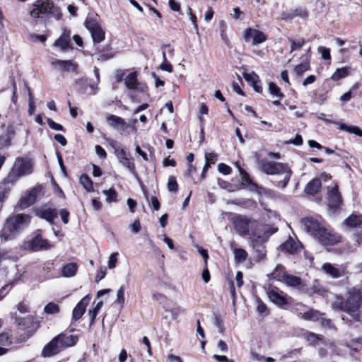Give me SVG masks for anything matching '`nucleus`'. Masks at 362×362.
<instances>
[{
  "instance_id": "473e14b6",
  "label": "nucleus",
  "mask_w": 362,
  "mask_h": 362,
  "mask_svg": "<svg viewBox=\"0 0 362 362\" xmlns=\"http://www.w3.org/2000/svg\"><path fill=\"white\" fill-rule=\"evenodd\" d=\"M119 163L123 166L126 167L133 175H136L134 158L131 156L120 160Z\"/></svg>"
},
{
  "instance_id": "20e7f679",
  "label": "nucleus",
  "mask_w": 362,
  "mask_h": 362,
  "mask_svg": "<svg viewBox=\"0 0 362 362\" xmlns=\"http://www.w3.org/2000/svg\"><path fill=\"white\" fill-rule=\"evenodd\" d=\"M33 166V163L30 159L17 158L7 176L3 180L2 184H14L20 177L30 175Z\"/></svg>"
},
{
  "instance_id": "ddd939ff",
  "label": "nucleus",
  "mask_w": 362,
  "mask_h": 362,
  "mask_svg": "<svg viewBox=\"0 0 362 362\" xmlns=\"http://www.w3.org/2000/svg\"><path fill=\"white\" fill-rule=\"evenodd\" d=\"M60 337H54L47 344H46L42 351V356L43 357H50L57 354L63 350L62 347H60V343L59 341Z\"/></svg>"
},
{
  "instance_id": "6ab92c4d",
  "label": "nucleus",
  "mask_w": 362,
  "mask_h": 362,
  "mask_svg": "<svg viewBox=\"0 0 362 362\" xmlns=\"http://www.w3.org/2000/svg\"><path fill=\"white\" fill-rule=\"evenodd\" d=\"M124 84L126 87L130 90L144 91L147 88L146 86H141L139 84L136 72H132L126 76L124 79Z\"/></svg>"
},
{
  "instance_id": "aec40b11",
  "label": "nucleus",
  "mask_w": 362,
  "mask_h": 362,
  "mask_svg": "<svg viewBox=\"0 0 362 362\" xmlns=\"http://www.w3.org/2000/svg\"><path fill=\"white\" fill-rule=\"evenodd\" d=\"M107 122L109 126L118 131L124 132L128 127V124L123 118L114 115H108Z\"/></svg>"
},
{
  "instance_id": "de8ad7c7",
  "label": "nucleus",
  "mask_w": 362,
  "mask_h": 362,
  "mask_svg": "<svg viewBox=\"0 0 362 362\" xmlns=\"http://www.w3.org/2000/svg\"><path fill=\"white\" fill-rule=\"evenodd\" d=\"M103 301H99L95 307L93 308V310H90V322L91 324L93 323V322L95 321V319L98 315V313L99 312V310L101 309V308L103 307Z\"/></svg>"
},
{
  "instance_id": "c9c22d12",
  "label": "nucleus",
  "mask_w": 362,
  "mask_h": 362,
  "mask_svg": "<svg viewBox=\"0 0 362 362\" xmlns=\"http://www.w3.org/2000/svg\"><path fill=\"white\" fill-rule=\"evenodd\" d=\"M310 69L308 61H304L294 68V71L298 76H302L304 72Z\"/></svg>"
},
{
  "instance_id": "69168bd1",
  "label": "nucleus",
  "mask_w": 362,
  "mask_h": 362,
  "mask_svg": "<svg viewBox=\"0 0 362 362\" xmlns=\"http://www.w3.org/2000/svg\"><path fill=\"white\" fill-rule=\"evenodd\" d=\"M129 227L133 233H139L141 230V224H140L139 221V220L134 221V222L132 225H130Z\"/></svg>"
},
{
  "instance_id": "8fccbe9b",
  "label": "nucleus",
  "mask_w": 362,
  "mask_h": 362,
  "mask_svg": "<svg viewBox=\"0 0 362 362\" xmlns=\"http://www.w3.org/2000/svg\"><path fill=\"white\" fill-rule=\"evenodd\" d=\"M168 189L170 192H177V183L174 176H170L168 181Z\"/></svg>"
},
{
  "instance_id": "39448f33",
  "label": "nucleus",
  "mask_w": 362,
  "mask_h": 362,
  "mask_svg": "<svg viewBox=\"0 0 362 362\" xmlns=\"http://www.w3.org/2000/svg\"><path fill=\"white\" fill-rule=\"evenodd\" d=\"M30 16L34 18H39L46 14H52L57 20L62 18L61 10L52 0H35L30 6Z\"/></svg>"
},
{
  "instance_id": "f3484780",
  "label": "nucleus",
  "mask_w": 362,
  "mask_h": 362,
  "mask_svg": "<svg viewBox=\"0 0 362 362\" xmlns=\"http://www.w3.org/2000/svg\"><path fill=\"white\" fill-rule=\"evenodd\" d=\"M90 301V296L86 295L78 303V304L74 308L72 312L73 320L77 321L82 317Z\"/></svg>"
},
{
  "instance_id": "4c0bfd02",
  "label": "nucleus",
  "mask_w": 362,
  "mask_h": 362,
  "mask_svg": "<svg viewBox=\"0 0 362 362\" xmlns=\"http://www.w3.org/2000/svg\"><path fill=\"white\" fill-rule=\"evenodd\" d=\"M235 259L238 262H244L247 257V254L245 250L241 248H236L234 250Z\"/></svg>"
},
{
  "instance_id": "0e129e2a",
  "label": "nucleus",
  "mask_w": 362,
  "mask_h": 362,
  "mask_svg": "<svg viewBox=\"0 0 362 362\" xmlns=\"http://www.w3.org/2000/svg\"><path fill=\"white\" fill-rule=\"evenodd\" d=\"M59 214L63 223L64 224H67L69 223V212L66 209H64L60 211Z\"/></svg>"
},
{
  "instance_id": "f8f14e48",
  "label": "nucleus",
  "mask_w": 362,
  "mask_h": 362,
  "mask_svg": "<svg viewBox=\"0 0 362 362\" xmlns=\"http://www.w3.org/2000/svg\"><path fill=\"white\" fill-rule=\"evenodd\" d=\"M24 247L27 250L38 251L40 250H47L52 246L46 239H43L40 235H36L30 240L25 243Z\"/></svg>"
},
{
  "instance_id": "cd10ccee",
  "label": "nucleus",
  "mask_w": 362,
  "mask_h": 362,
  "mask_svg": "<svg viewBox=\"0 0 362 362\" xmlns=\"http://www.w3.org/2000/svg\"><path fill=\"white\" fill-rule=\"evenodd\" d=\"M282 281L288 286L296 287L301 284V279L296 276L286 274L284 276Z\"/></svg>"
},
{
  "instance_id": "1a4fd4ad",
  "label": "nucleus",
  "mask_w": 362,
  "mask_h": 362,
  "mask_svg": "<svg viewBox=\"0 0 362 362\" xmlns=\"http://www.w3.org/2000/svg\"><path fill=\"white\" fill-rule=\"evenodd\" d=\"M267 296L269 300L279 307L288 304L291 299L277 287H269L267 290Z\"/></svg>"
},
{
  "instance_id": "7c9ffc66",
  "label": "nucleus",
  "mask_w": 362,
  "mask_h": 362,
  "mask_svg": "<svg viewBox=\"0 0 362 362\" xmlns=\"http://www.w3.org/2000/svg\"><path fill=\"white\" fill-rule=\"evenodd\" d=\"M80 183L88 192L94 191L93 182L87 175H82L81 176Z\"/></svg>"
},
{
  "instance_id": "5fc2aeb1",
  "label": "nucleus",
  "mask_w": 362,
  "mask_h": 362,
  "mask_svg": "<svg viewBox=\"0 0 362 362\" xmlns=\"http://www.w3.org/2000/svg\"><path fill=\"white\" fill-rule=\"evenodd\" d=\"M218 170L223 175H228L231 173L230 167L224 163H219L218 165Z\"/></svg>"
},
{
  "instance_id": "a19ab883",
  "label": "nucleus",
  "mask_w": 362,
  "mask_h": 362,
  "mask_svg": "<svg viewBox=\"0 0 362 362\" xmlns=\"http://www.w3.org/2000/svg\"><path fill=\"white\" fill-rule=\"evenodd\" d=\"M245 80L252 85L255 83L259 82V76L254 72L246 73L244 72L243 74Z\"/></svg>"
},
{
  "instance_id": "6e6d98bb",
  "label": "nucleus",
  "mask_w": 362,
  "mask_h": 362,
  "mask_svg": "<svg viewBox=\"0 0 362 362\" xmlns=\"http://www.w3.org/2000/svg\"><path fill=\"white\" fill-rule=\"evenodd\" d=\"M296 16H300L303 18H306L308 17V13L302 9H296L290 15L289 18H292Z\"/></svg>"
},
{
  "instance_id": "c03bdc74",
  "label": "nucleus",
  "mask_w": 362,
  "mask_h": 362,
  "mask_svg": "<svg viewBox=\"0 0 362 362\" xmlns=\"http://www.w3.org/2000/svg\"><path fill=\"white\" fill-rule=\"evenodd\" d=\"M163 62L160 66V69L171 73L173 70V68L171 64L167 61L165 52H163Z\"/></svg>"
},
{
  "instance_id": "a878e982",
  "label": "nucleus",
  "mask_w": 362,
  "mask_h": 362,
  "mask_svg": "<svg viewBox=\"0 0 362 362\" xmlns=\"http://www.w3.org/2000/svg\"><path fill=\"white\" fill-rule=\"evenodd\" d=\"M362 216L354 214H351L344 221V225L349 228H356L361 225Z\"/></svg>"
},
{
  "instance_id": "2eb2a0df",
  "label": "nucleus",
  "mask_w": 362,
  "mask_h": 362,
  "mask_svg": "<svg viewBox=\"0 0 362 362\" xmlns=\"http://www.w3.org/2000/svg\"><path fill=\"white\" fill-rule=\"evenodd\" d=\"M298 316L305 320H322V324L323 326L326 325L329 327L331 323L330 320L324 319L322 317V315L319 311L313 309H310L303 313H299Z\"/></svg>"
},
{
  "instance_id": "4468645a",
  "label": "nucleus",
  "mask_w": 362,
  "mask_h": 362,
  "mask_svg": "<svg viewBox=\"0 0 362 362\" xmlns=\"http://www.w3.org/2000/svg\"><path fill=\"white\" fill-rule=\"evenodd\" d=\"M51 65L60 72L76 71L77 69V64L71 60L54 59Z\"/></svg>"
},
{
  "instance_id": "a211bd4d",
  "label": "nucleus",
  "mask_w": 362,
  "mask_h": 362,
  "mask_svg": "<svg viewBox=\"0 0 362 362\" xmlns=\"http://www.w3.org/2000/svg\"><path fill=\"white\" fill-rule=\"evenodd\" d=\"M245 38L246 41L251 42L253 45H256L265 41L266 36L259 30L248 28L245 31Z\"/></svg>"
},
{
  "instance_id": "774afa93",
  "label": "nucleus",
  "mask_w": 362,
  "mask_h": 362,
  "mask_svg": "<svg viewBox=\"0 0 362 362\" xmlns=\"http://www.w3.org/2000/svg\"><path fill=\"white\" fill-rule=\"evenodd\" d=\"M167 358L168 362H182V360L180 356L174 354L168 355Z\"/></svg>"
},
{
  "instance_id": "6e6552de",
  "label": "nucleus",
  "mask_w": 362,
  "mask_h": 362,
  "mask_svg": "<svg viewBox=\"0 0 362 362\" xmlns=\"http://www.w3.org/2000/svg\"><path fill=\"white\" fill-rule=\"evenodd\" d=\"M301 223L306 232L316 239L326 227L325 223L323 221L314 218H303Z\"/></svg>"
},
{
  "instance_id": "f257e3e1",
  "label": "nucleus",
  "mask_w": 362,
  "mask_h": 362,
  "mask_svg": "<svg viewBox=\"0 0 362 362\" xmlns=\"http://www.w3.org/2000/svg\"><path fill=\"white\" fill-rule=\"evenodd\" d=\"M31 216L28 214H15L10 216L0 233L1 241L12 239L16 234L27 227L30 223Z\"/></svg>"
},
{
  "instance_id": "79ce46f5",
  "label": "nucleus",
  "mask_w": 362,
  "mask_h": 362,
  "mask_svg": "<svg viewBox=\"0 0 362 362\" xmlns=\"http://www.w3.org/2000/svg\"><path fill=\"white\" fill-rule=\"evenodd\" d=\"M269 91L270 94L278 97L279 99H281L283 97V94L280 92V88L272 82L269 83Z\"/></svg>"
},
{
  "instance_id": "72a5a7b5",
  "label": "nucleus",
  "mask_w": 362,
  "mask_h": 362,
  "mask_svg": "<svg viewBox=\"0 0 362 362\" xmlns=\"http://www.w3.org/2000/svg\"><path fill=\"white\" fill-rule=\"evenodd\" d=\"M90 33L95 42H100L105 39V32L100 26Z\"/></svg>"
},
{
  "instance_id": "4d7b16f0",
  "label": "nucleus",
  "mask_w": 362,
  "mask_h": 362,
  "mask_svg": "<svg viewBox=\"0 0 362 362\" xmlns=\"http://www.w3.org/2000/svg\"><path fill=\"white\" fill-rule=\"evenodd\" d=\"M318 52L321 54L323 59L327 60L330 59V53L329 49L328 48L320 47L318 48Z\"/></svg>"
},
{
  "instance_id": "7ed1b4c3",
  "label": "nucleus",
  "mask_w": 362,
  "mask_h": 362,
  "mask_svg": "<svg viewBox=\"0 0 362 362\" xmlns=\"http://www.w3.org/2000/svg\"><path fill=\"white\" fill-rule=\"evenodd\" d=\"M261 170L267 175H278L277 185L282 188L287 185L292 173L287 165L267 160L262 161Z\"/></svg>"
},
{
  "instance_id": "412c9836",
  "label": "nucleus",
  "mask_w": 362,
  "mask_h": 362,
  "mask_svg": "<svg viewBox=\"0 0 362 362\" xmlns=\"http://www.w3.org/2000/svg\"><path fill=\"white\" fill-rule=\"evenodd\" d=\"M57 337H60L59 341L60 347H62L63 350L74 346L78 339V336L73 334H59Z\"/></svg>"
},
{
  "instance_id": "b1692460",
  "label": "nucleus",
  "mask_w": 362,
  "mask_h": 362,
  "mask_svg": "<svg viewBox=\"0 0 362 362\" xmlns=\"http://www.w3.org/2000/svg\"><path fill=\"white\" fill-rule=\"evenodd\" d=\"M321 181L319 178H314L309 182L305 187V192L308 194H317L321 188Z\"/></svg>"
},
{
  "instance_id": "9b49d317",
  "label": "nucleus",
  "mask_w": 362,
  "mask_h": 362,
  "mask_svg": "<svg viewBox=\"0 0 362 362\" xmlns=\"http://www.w3.org/2000/svg\"><path fill=\"white\" fill-rule=\"evenodd\" d=\"M341 237L336 233H333L326 227L322 231L317 240L325 246H332L341 241Z\"/></svg>"
},
{
  "instance_id": "13d9d810",
  "label": "nucleus",
  "mask_w": 362,
  "mask_h": 362,
  "mask_svg": "<svg viewBox=\"0 0 362 362\" xmlns=\"http://www.w3.org/2000/svg\"><path fill=\"white\" fill-rule=\"evenodd\" d=\"M11 344V341L9 340V337L8 334L2 333L0 334V345L1 346H8Z\"/></svg>"
},
{
  "instance_id": "bf43d9fd",
  "label": "nucleus",
  "mask_w": 362,
  "mask_h": 362,
  "mask_svg": "<svg viewBox=\"0 0 362 362\" xmlns=\"http://www.w3.org/2000/svg\"><path fill=\"white\" fill-rule=\"evenodd\" d=\"M305 339L308 341H309L310 344L315 343L317 340L320 339L318 335L316 334L309 332L305 334Z\"/></svg>"
},
{
  "instance_id": "e433bc0d",
  "label": "nucleus",
  "mask_w": 362,
  "mask_h": 362,
  "mask_svg": "<svg viewBox=\"0 0 362 362\" xmlns=\"http://www.w3.org/2000/svg\"><path fill=\"white\" fill-rule=\"evenodd\" d=\"M103 194L105 195L107 202L111 203L112 202H117V193L115 189L110 188L108 190H104Z\"/></svg>"
},
{
  "instance_id": "bb28decb",
  "label": "nucleus",
  "mask_w": 362,
  "mask_h": 362,
  "mask_svg": "<svg viewBox=\"0 0 362 362\" xmlns=\"http://www.w3.org/2000/svg\"><path fill=\"white\" fill-rule=\"evenodd\" d=\"M322 269L327 274L334 279H337L342 276V272L330 263H325L322 266Z\"/></svg>"
},
{
  "instance_id": "37998d69",
  "label": "nucleus",
  "mask_w": 362,
  "mask_h": 362,
  "mask_svg": "<svg viewBox=\"0 0 362 362\" xmlns=\"http://www.w3.org/2000/svg\"><path fill=\"white\" fill-rule=\"evenodd\" d=\"M289 41L291 45V52H292L296 49H299L305 44V40L303 39H299L298 40L289 39Z\"/></svg>"
},
{
  "instance_id": "09e8293b",
  "label": "nucleus",
  "mask_w": 362,
  "mask_h": 362,
  "mask_svg": "<svg viewBox=\"0 0 362 362\" xmlns=\"http://www.w3.org/2000/svg\"><path fill=\"white\" fill-rule=\"evenodd\" d=\"M205 163L210 165L216 163L217 160V154L213 152L205 153Z\"/></svg>"
},
{
  "instance_id": "5701e85b",
  "label": "nucleus",
  "mask_w": 362,
  "mask_h": 362,
  "mask_svg": "<svg viewBox=\"0 0 362 362\" xmlns=\"http://www.w3.org/2000/svg\"><path fill=\"white\" fill-rule=\"evenodd\" d=\"M37 215L52 223L54 219L57 216V211L56 209L46 208L38 211Z\"/></svg>"
},
{
  "instance_id": "e2e57ef3",
  "label": "nucleus",
  "mask_w": 362,
  "mask_h": 362,
  "mask_svg": "<svg viewBox=\"0 0 362 362\" xmlns=\"http://www.w3.org/2000/svg\"><path fill=\"white\" fill-rule=\"evenodd\" d=\"M187 13L189 16V19L192 22V23L194 25V28L196 30H198V26H197V18H196L195 15L192 13L191 8H188Z\"/></svg>"
},
{
  "instance_id": "052dcab7",
  "label": "nucleus",
  "mask_w": 362,
  "mask_h": 362,
  "mask_svg": "<svg viewBox=\"0 0 362 362\" xmlns=\"http://www.w3.org/2000/svg\"><path fill=\"white\" fill-rule=\"evenodd\" d=\"M116 153H117V157L119 161H120L130 156L123 148L117 149Z\"/></svg>"
},
{
  "instance_id": "603ef678",
  "label": "nucleus",
  "mask_w": 362,
  "mask_h": 362,
  "mask_svg": "<svg viewBox=\"0 0 362 362\" xmlns=\"http://www.w3.org/2000/svg\"><path fill=\"white\" fill-rule=\"evenodd\" d=\"M14 282H10L0 289V300H2L11 289Z\"/></svg>"
},
{
  "instance_id": "3c124183",
  "label": "nucleus",
  "mask_w": 362,
  "mask_h": 362,
  "mask_svg": "<svg viewBox=\"0 0 362 362\" xmlns=\"http://www.w3.org/2000/svg\"><path fill=\"white\" fill-rule=\"evenodd\" d=\"M47 124L49 127L54 130L64 132V128L62 124L55 122L50 118L47 119Z\"/></svg>"
},
{
  "instance_id": "9d476101",
  "label": "nucleus",
  "mask_w": 362,
  "mask_h": 362,
  "mask_svg": "<svg viewBox=\"0 0 362 362\" xmlns=\"http://www.w3.org/2000/svg\"><path fill=\"white\" fill-rule=\"evenodd\" d=\"M42 189V187L41 185H36L33 187L26 194L23 195L20 199L17 208L20 210H23L33 205L35 202Z\"/></svg>"
},
{
  "instance_id": "423d86ee",
  "label": "nucleus",
  "mask_w": 362,
  "mask_h": 362,
  "mask_svg": "<svg viewBox=\"0 0 362 362\" xmlns=\"http://www.w3.org/2000/svg\"><path fill=\"white\" fill-rule=\"evenodd\" d=\"M235 231L241 236H250L252 243L253 232L258 226V222L252 218L245 216L237 215L232 219Z\"/></svg>"
},
{
  "instance_id": "58836bf2",
  "label": "nucleus",
  "mask_w": 362,
  "mask_h": 362,
  "mask_svg": "<svg viewBox=\"0 0 362 362\" xmlns=\"http://www.w3.org/2000/svg\"><path fill=\"white\" fill-rule=\"evenodd\" d=\"M86 28L91 32L92 30L98 28L100 25L98 23L97 20L93 17L88 18L85 22Z\"/></svg>"
},
{
  "instance_id": "c85d7f7f",
  "label": "nucleus",
  "mask_w": 362,
  "mask_h": 362,
  "mask_svg": "<svg viewBox=\"0 0 362 362\" xmlns=\"http://www.w3.org/2000/svg\"><path fill=\"white\" fill-rule=\"evenodd\" d=\"M299 244L292 238H289L282 245V250L288 253H294L298 249Z\"/></svg>"
},
{
  "instance_id": "a18cd8bd",
  "label": "nucleus",
  "mask_w": 362,
  "mask_h": 362,
  "mask_svg": "<svg viewBox=\"0 0 362 362\" xmlns=\"http://www.w3.org/2000/svg\"><path fill=\"white\" fill-rule=\"evenodd\" d=\"M44 310L46 313L48 314H54L57 313L59 311V306L54 303H49L44 308Z\"/></svg>"
},
{
  "instance_id": "2f4dec72",
  "label": "nucleus",
  "mask_w": 362,
  "mask_h": 362,
  "mask_svg": "<svg viewBox=\"0 0 362 362\" xmlns=\"http://www.w3.org/2000/svg\"><path fill=\"white\" fill-rule=\"evenodd\" d=\"M286 272L284 270V267L281 265H277L276 268L271 273V277L279 281H282L284 274Z\"/></svg>"
},
{
  "instance_id": "f03ea898",
  "label": "nucleus",
  "mask_w": 362,
  "mask_h": 362,
  "mask_svg": "<svg viewBox=\"0 0 362 362\" xmlns=\"http://www.w3.org/2000/svg\"><path fill=\"white\" fill-rule=\"evenodd\" d=\"M362 301V291L353 288L348 292V297L346 300L341 298H337L334 305L348 313L354 319L357 320L358 317V309Z\"/></svg>"
},
{
  "instance_id": "680f3d73",
  "label": "nucleus",
  "mask_w": 362,
  "mask_h": 362,
  "mask_svg": "<svg viewBox=\"0 0 362 362\" xmlns=\"http://www.w3.org/2000/svg\"><path fill=\"white\" fill-rule=\"evenodd\" d=\"M217 347L220 350V351H221L223 353H227L228 351V347L227 344L223 340H219L217 342Z\"/></svg>"
},
{
  "instance_id": "ea45409f",
  "label": "nucleus",
  "mask_w": 362,
  "mask_h": 362,
  "mask_svg": "<svg viewBox=\"0 0 362 362\" xmlns=\"http://www.w3.org/2000/svg\"><path fill=\"white\" fill-rule=\"evenodd\" d=\"M115 303H118L121 307L124 306L125 303L124 286H121L117 290Z\"/></svg>"
},
{
  "instance_id": "49530a36",
  "label": "nucleus",
  "mask_w": 362,
  "mask_h": 362,
  "mask_svg": "<svg viewBox=\"0 0 362 362\" xmlns=\"http://www.w3.org/2000/svg\"><path fill=\"white\" fill-rule=\"evenodd\" d=\"M235 165L237 166V168L240 172L241 180L243 182H245L246 184H248V185L250 184L251 180L250 178L249 175L239 165V164L238 163H235Z\"/></svg>"
},
{
  "instance_id": "393cba45",
  "label": "nucleus",
  "mask_w": 362,
  "mask_h": 362,
  "mask_svg": "<svg viewBox=\"0 0 362 362\" xmlns=\"http://www.w3.org/2000/svg\"><path fill=\"white\" fill-rule=\"evenodd\" d=\"M78 265L76 263L71 262L65 264L62 269V275L64 277L70 278L76 274Z\"/></svg>"
},
{
  "instance_id": "dca6fc26",
  "label": "nucleus",
  "mask_w": 362,
  "mask_h": 362,
  "mask_svg": "<svg viewBox=\"0 0 362 362\" xmlns=\"http://www.w3.org/2000/svg\"><path fill=\"white\" fill-rule=\"evenodd\" d=\"M327 202L330 208L336 209L341 203V195L338 191L337 185L330 187L327 192Z\"/></svg>"
},
{
  "instance_id": "c756f323",
  "label": "nucleus",
  "mask_w": 362,
  "mask_h": 362,
  "mask_svg": "<svg viewBox=\"0 0 362 362\" xmlns=\"http://www.w3.org/2000/svg\"><path fill=\"white\" fill-rule=\"evenodd\" d=\"M350 71V67H341L337 69L332 75L331 79L337 81L346 76H347Z\"/></svg>"
},
{
  "instance_id": "0eeeda50",
  "label": "nucleus",
  "mask_w": 362,
  "mask_h": 362,
  "mask_svg": "<svg viewBox=\"0 0 362 362\" xmlns=\"http://www.w3.org/2000/svg\"><path fill=\"white\" fill-rule=\"evenodd\" d=\"M277 230V228L271 225H262L258 223L256 230L253 232L252 246L266 242Z\"/></svg>"
},
{
  "instance_id": "4be33fe9",
  "label": "nucleus",
  "mask_w": 362,
  "mask_h": 362,
  "mask_svg": "<svg viewBox=\"0 0 362 362\" xmlns=\"http://www.w3.org/2000/svg\"><path fill=\"white\" fill-rule=\"evenodd\" d=\"M70 33L64 30L61 37L56 40L54 45L59 47L62 51H66L70 47Z\"/></svg>"
},
{
  "instance_id": "338daca9",
  "label": "nucleus",
  "mask_w": 362,
  "mask_h": 362,
  "mask_svg": "<svg viewBox=\"0 0 362 362\" xmlns=\"http://www.w3.org/2000/svg\"><path fill=\"white\" fill-rule=\"evenodd\" d=\"M17 310L19 311L20 313H26L29 312L28 306L23 303H19L17 306Z\"/></svg>"
},
{
  "instance_id": "864d4df0",
  "label": "nucleus",
  "mask_w": 362,
  "mask_h": 362,
  "mask_svg": "<svg viewBox=\"0 0 362 362\" xmlns=\"http://www.w3.org/2000/svg\"><path fill=\"white\" fill-rule=\"evenodd\" d=\"M117 252H114L110 255L108 260V267L109 269H113L116 267V264L117 262Z\"/></svg>"
},
{
  "instance_id": "f704fd0d",
  "label": "nucleus",
  "mask_w": 362,
  "mask_h": 362,
  "mask_svg": "<svg viewBox=\"0 0 362 362\" xmlns=\"http://www.w3.org/2000/svg\"><path fill=\"white\" fill-rule=\"evenodd\" d=\"M339 129L362 137V131L356 126H348L346 124H341Z\"/></svg>"
}]
</instances>
